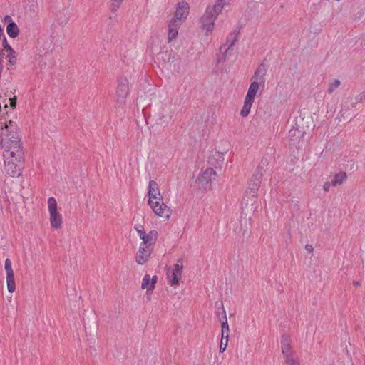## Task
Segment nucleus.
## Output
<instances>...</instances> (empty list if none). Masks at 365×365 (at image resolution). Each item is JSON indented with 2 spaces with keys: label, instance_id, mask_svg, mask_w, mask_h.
I'll return each mask as SVG.
<instances>
[{
  "label": "nucleus",
  "instance_id": "27",
  "mask_svg": "<svg viewBox=\"0 0 365 365\" xmlns=\"http://www.w3.org/2000/svg\"><path fill=\"white\" fill-rule=\"evenodd\" d=\"M341 85V81L339 79H334L329 83L327 93L332 94L334 91L337 89Z\"/></svg>",
  "mask_w": 365,
  "mask_h": 365
},
{
  "label": "nucleus",
  "instance_id": "13",
  "mask_svg": "<svg viewBox=\"0 0 365 365\" xmlns=\"http://www.w3.org/2000/svg\"><path fill=\"white\" fill-rule=\"evenodd\" d=\"M282 351L284 356L285 360L287 357L294 358L292 354L291 339L287 335H283L281 339Z\"/></svg>",
  "mask_w": 365,
  "mask_h": 365
},
{
  "label": "nucleus",
  "instance_id": "31",
  "mask_svg": "<svg viewBox=\"0 0 365 365\" xmlns=\"http://www.w3.org/2000/svg\"><path fill=\"white\" fill-rule=\"evenodd\" d=\"M123 1V0H111L110 6V10L113 12H115L118 9Z\"/></svg>",
  "mask_w": 365,
  "mask_h": 365
},
{
  "label": "nucleus",
  "instance_id": "28",
  "mask_svg": "<svg viewBox=\"0 0 365 365\" xmlns=\"http://www.w3.org/2000/svg\"><path fill=\"white\" fill-rule=\"evenodd\" d=\"M183 269V263H182V259L180 258L177 263L174 265V269H173L172 272L175 274H178L180 277L182 276V270Z\"/></svg>",
  "mask_w": 365,
  "mask_h": 365
},
{
  "label": "nucleus",
  "instance_id": "37",
  "mask_svg": "<svg viewBox=\"0 0 365 365\" xmlns=\"http://www.w3.org/2000/svg\"><path fill=\"white\" fill-rule=\"evenodd\" d=\"M331 185V182H325L323 185V190L324 192H328L330 189V186Z\"/></svg>",
  "mask_w": 365,
  "mask_h": 365
},
{
  "label": "nucleus",
  "instance_id": "39",
  "mask_svg": "<svg viewBox=\"0 0 365 365\" xmlns=\"http://www.w3.org/2000/svg\"><path fill=\"white\" fill-rule=\"evenodd\" d=\"M138 236L140 239H142L143 237H145L146 235V232H145V230H138Z\"/></svg>",
  "mask_w": 365,
  "mask_h": 365
},
{
  "label": "nucleus",
  "instance_id": "30",
  "mask_svg": "<svg viewBox=\"0 0 365 365\" xmlns=\"http://www.w3.org/2000/svg\"><path fill=\"white\" fill-rule=\"evenodd\" d=\"M365 101V91L357 95L354 98V101L351 103L353 107L356 106L357 103H361Z\"/></svg>",
  "mask_w": 365,
  "mask_h": 365
},
{
  "label": "nucleus",
  "instance_id": "5",
  "mask_svg": "<svg viewBox=\"0 0 365 365\" xmlns=\"http://www.w3.org/2000/svg\"><path fill=\"white\" fill-rule=\"evenodd\" d=\"M48 207L51 227L54 229L61 228L62 225V216L57 210V202L54 197H51L48 198Z\"/></svg>",
  "mask_w": 365,
  "mask_h": 365
},
{
  "label": "nucleus",
  "instance_id": "25",
  "mask_svg": "<svg viewBox=\"0 0 365 365\" xmlns=\"http://www.w3.org/2000/svg\"><path fill=\"white\" fill-rule=\"evenodd\" d=\"M168 278L169 279V283L171 285H177L179 284V281L181 279V277L178 274H175L173 272L168 271L167 273Z\"/></svg>",
  "mask_w": 365,
  "mask_h": 365
},
{
  "label": "nucleus",
  "instance_id": "18",
  "mask_svg": "<svg viewBox=\"0 0 365 365\" xmlns=\"http://www.w3.org/2000/svg\"><path fill=\"white\" fill-rule=\"evenodd\" d=\"M266 73V66L262 63L259 66L254 75V78L255 79V81H259L262 85V86H264V83L265 81L264 76Z\"/></svg>",
  "mask_w": 365,
  "mask_h": 365
},
{
  "label": "nucleus",
  "instance_id": "20",
  "mask_svg": "<svg viewBox=\"0 0 365 365\" xmlns=\"http://www.w3.org/2000/svg\"><path fill=\"white\" fill-rule=\"evenodd\" d=\"M259 84H261V83L257 81L252 82L251 84L250 85V87H249V89H248V91L247 93L245 98L254 101L255 98L257 95V93L259 90Z\"/></svg>",
  "mask_w": 365,
  "mask_h": 365
},
{
  "label": "nucleus",
  "instance_id": "15",
  "mask_svg": "<svg viewBox=\"0 0 365 365\" xmlns=\"http://www.w3.org/2000/svg\"><path fill=\"white\" fill-rule=\"evenodd\" d=\"M304 135V131L298 128L292 127L289 131V141L293 145H297Z\"/></svg>",
  "mask_w": 365,
  "mask_h": 365
},
{
  "label": "nucleus",
  "instance_id": "26",
  "mask_svg": "<svg viewBox=\"0 0 365 365\" xmlns=\"http://www.w3.org/2000/svg\"><path fill=\"white\" fill-rule=\"evenodd\" d=\"M260 183L257 181L250 180L248 183V190H250V194L252 197L255 195V193L259 189Z\"/></svg>",
  "mask_w": 365,
  "mask_h": 365
},
{
  "label": "nucleus",
  "instance_id": "43",
  "mask_svg": "<svg viewBox=\"0 0 365 365\" xmlns=\"http://www.w3.org/2000/svg\"><path fill=\"white\" fill-rule=\"evenodd\" d=\"M354 284L356 285V286H360V284L359 282H354Z\"/></svg>",
  "mask_w": 365,
  "mask_h": 365
},
{
  "label": "nucleus",
  "instance_id": "4",
  "mask_svg": "<svg viewBox=\"0 0 365 365\" xmlns=\"http://www.w3.org/2000/svg\"><path fill=\"white\" fill-rule=\"evenodd\" d=\"M237 40V34L232 32L227 38L226 43L220 48V55L218 56L219 63L226 61L232 55L233 47Z\"/></svg>",
  "mask_w": 365,
  "mask_h": 365
},
{
  "label": "nucleus",
  "instance_id": "34",
  "mask_svg": "<svg viewBox=\"0 0 365 365\" xmlns=\"http://www.w3.org/2000/svg\"><path fill=\"white\" fill-rule=\"evenodd\" d=\"M285 362L287 365H300L299 362L294 359V358L287 357V359L285 360Z\"/></svg>",
  "mask_w": 365,
  "mask_h": 365
},
{
  "label": "nucleus",
  "instance_id": "41",
  "mask_svg": "<svg viewBox=\"0 0 365 365\" xmlns=\"http://www.w3.org/2000/svg\"><path fill=\"white\" fill-rule=\"evenodd\" d=\"M5 20H6V21H9V22H11V21H12V19H11V16H6V17H5Z\"/></svg>",
  "mask_w": 365,
  "mask_h": 365
},
{
  "label": "nucleus",
  "instance_id": "17",
  "mask_svg": "<svg viewBox=\"0 0 365 365\" xmlns=\"http://www.w3.org/2000/svg\"><path fill=\"white\" fill-rule=\"evenodd\" d=\"M158 233L155 230L150 231L145 237H143L141 240L143 242L140 245L153 247L156 239H157Z\"/></svg>",
  "mask_w": 365,
  "mask_h": 365
},
{
  "label": "nucleus",
  "instance_id": "1",
  "mask_svg": "<svg viewBox=\"0 0 365 365\" xmlns=\"http://www.w3.org/2000/svg\"><path fill=\"white\" fill-rule=\"evenodd\" d=\"M1 144L4 149V154L16 155L20 159L24 156V151L20 141V135L14 123L9 121L0 130Z\"/></svg>",
  "mask_w": 365,
  "mask_h": 365
},
{
  "label": "nucleus",
  "instance_id": "6",
  "mask_svg": "<svg viewBox=\"0 0 365 365\" xmlns=\"http://www.w3.org/2000/svg\"><path fill=\"white\" fill-rule=\"evenodd\" d=\"M190 11L189 4L185 1L178 3L174 16L170 19L174 23L182 24L187 19Z\"/></svg>",
  "mask_w": 365,
  "mask_h": 365
},
{
  "label": "nucleus",
  "instance_id": "3",
  "mask_svg": "<svg viewBox=\"0 0 365 365\" xmlns=\"http://www.w3.org/2000/svg\"><path fill=\"white\" fill-rule=\"evenodd\" d=\"M213 9L207 6L200 19V29L205 31L206 36H209L213 31L215 20L219 15Z\"/></svg>",
  "mask_w": 365,
  "mask_h": 365
},
{
  "label": "nucleus",
  "instance_id": "19",
  "mask_svg": "<svg viewBox=\"0 0 365 365\" xmlns=\"http://www.w3.org/2000/svg\"><path fill=\"white\" fill-rule=\"evenodd\" d=\"M181 24L170 21L168 24V41L174 40L178 34V29Z\"/></svg>",
  "mask_w": 365,
  "mask_h": 365
},
{
  "label": "nucleus",
  "instance_id": "8",
  "mask_svg": "<svg viewBox=\"0 0 365 365\" xmlns=\"http://www.w3.org/2000/svg\"><path fill=\"white\" fill-rule=\"evenodd\" d=\"M128 95V83L127 79L121 78L118 80L116 88L117 103L118 106H123L125 103V99Z\"/></svg>",
  "mask_w": 365,
  "mask_h": 365
},
{
  "label": "nucleus",
  "instance_id": "32",
  "mask_svg": "<svg viewBox=\"0 0 365 365\" xmlns=\"http://www.w3.org/2000/svg\"><path fill=\"white\" fill-rule=\"evenodd\" d=\"M7 58L9 59V62L10 63V64L14 65L16 63V55L14 50L13 51V52H9Z\"/></svg>",
  "mask_w": 365,
  "mask_h": 365
},
{
  "label": "nucleus",
  "instance_id": "42",
  "mask_svg": "<svg viewBox=\"0 0 365 365\" xmlns=\"http://www.w3.org/2000/svg\"><path fill=\"white\" fill-rule=\"evenodd\" d=\"M339 115H340V117H343L344 116V109L343 108L340 110Z\"/></svg>",
  "mask_w": 365,
  "mask_h": 365
},
{
  "label": "nucleus",
  "instance_id": "24",
  "mask_svg": "<svg viewBox=\"0 0 365 365\" xmlns=\"http://www.w3.org/2000/svg\"><path fill=\"white\" fill-rule=\"evenodd\" d=\"M346 178L347 175L346 173L340 172L334 176V179L331 181V185L335 187L340 185L346 180Z\"/></svg>",
  "mask_w": 365,
  "mask_h": 365
},
{
  "label": "nucleus",
  "instance_id": "23",
  "mask_svg": "<svg viewBox=\"0 0 365 365\" xmlns=\"http://www.w3.org/2000/svg\"><path fill=\"white\" fill-rule=\"evenodd\" d=\"M253 102H254L253 100L245 98L242 108L240 111L241 116H242L243 118H245L249 115Z\"/></svg>",
  "mask_w": 365,
  "mask_h": 365
},
{
  "label": "nucleus",
  "instance_id": "22",
  "mask_svg": "<svg viewBox=\"0 0 365 365\" xmlns=\"http://www.w3.org/2000/svg\"><path fill=\"white\" fill-rule=\"evenodd\" d=\"M231 0H216V2L212 6H209L211 9H214L217 14H220L223 9L230 5Z\"/></svg>",
  "mask_w": 365,
  "mask_h": 365
},
{
  "label": "nucleus",
  "instance_id": "35",
  "mask_svg": "<svg viewBox=\"0 0 365 365\" xmlns=\"http://www.w3.org/2000/svg\"><path fill=\"white\" fill-rule=\"evenodd\" d=\"M2 45L4 49L8 52H13L14 49L8 44L6 38L4 37Z\"/></svg>",
  "mask_w": 365,
  "mask_h": 365
},
{
  "label": "nucleus",
  "instance_id": "10",
  "mask_svg": "<svg viewBox=\"0 0 365 365\" xmlns=\"http://www.w3.org/2000/svg\"><path fill=\"white\" fill-rule=\"evenodd\" d=\"M5 270L6 272V283H7V289L10 293H13L16 289V284L14 277V272L11 267V260L7 258L5 260Z\"/></svg>",
  "mask_w": 365,
  "mask_h": 365
},
{
  "label": "nucleus",
  "instance_id": "21",
  "mask_svg": "<svg viewBox=\"0 0 365 365\" xmlns=\"http://www.w3.org/2000/svg\"><path fill=\"white\" fill-rule=\"evenodd\" d=\"M6 32L10 38H16L19 34L17 24L14 21L9 22L6 26Z\"/></svg>",
  "mask_w": 365,
  "mask_h": 365
},
{
  "label": "nucleus",
  "instance_id": "16",
  "mask_svg": "<svg viewBox=\"0 0 365 365\" xmlns=\"http://www.w3.org/2000/svg\"><path fill=\"white\" fill-rule=\"evenodd\" d=\"M156 282V276H153L151 278L149 274H145L142 281L141 288L143 289H147V292L152 291L155 288Z\"/></svg>",
  "mask_w": 365,
  "mask_h": 365
},
{
  "label": "nucleus",
  "instance_id": "14",
  "mask_svg": "<svg viewBox=\"0 0 365 365\" xmlns=\"http://www.w3.org/2000/svg\"><path fill=\"white\" fill-rule=\"evenodd\" d=\"M149 200H156L160 198V192L158 185L155 180H150L148 185V192Z\"/></svg>",
  "mask_w": 365,
  "mask_h": 365
},
{
  "label": "nucleus",
  "instance_id": "33",
  "mask_svg": "<svg viewBox=\"0 0 365 365\" xmlns=\"http://www.w3.org/2000/svg\"><path fill=\"white\" fill-rule=\"evenodd\" d=\"M228 344V341L226 339H222V336H221L220 345V351L223 352L226 349Z\"/></svg>",
  "mask_w": 365,
  "mask_h": 365
},
{
  "label": "nucleus",
  "instance_id": "2",
  "mask_svg": "<svg viewBox=\"0 0 365 365\" xmlns=\"http://www.w3.org/2000/svg\"><path fill=\"white\" fill-rule=\"evenodd\" d=\"M4 157L6 173L12 177L19 176L24 165V156L19 159L16 155L4 154Z\"/></svg>",
  "mask_w": 365,
  "mask_h": 365
},
{
  "label": "nucleus",
  "instance_id": "9",
  "mask_svg": "<svg viewBox=\"0 0 365 365\" xmlns=\"http://www.w3.org/2000/svg\"><path fill=\"white\" fill-rule=\"evenodd\" d=\"M216 175V172L212 168H207L197 178L199 185L205 190L210 189L211 181Z\"/></svg>",
  "mask_w": 365,
  "mask_h": 365
},
{
  "label": "nucleus",
  "instance_id": "38",
  "mask_svg": "<svg viewBox=\"0 0 365 365\" xmlns=\"http://www.w3.org/2000/svg\"><path fill=\"white\" fill-rule=\"evenodd\" d=\"M305 250L307 252H309V253H312L313 252V250H314L312 245H309V244L305 245Z\"/></svg>",
  "mask_w": 365,
  "mask_h": 365
},
{
  "label": "nucleus",
  "instance_id": "11",
  "mask_svg": "<svg viewBox=\"0 0 365 365\" xmlns=\"http://www.w3.org/2000/svg\"><path fill=\"white\" fill-rule=\"evenodd\" d=\"M153 247L140 245L136 254L135 260L138 264H145L149 259Z\"/></svg>",
  "mask_w": 365,
  "mask_h": 365
},
{
  "label": "nucleus",
  "instance_id": "44",
  "mask_svg": "<svg viewBox=\"0 0 365 365\" xmlns=\"http://www.w3.org/2000/svg\"><path fill=\"white\" fill-rule=\"evenodd\" d=\"M220 314V310H218V311L217 312V314H218V315H219Z\"/></svg>",
  "mask_w": 365,
  "mask_h": 365
},
{
  "label": "nucleus",
  "instance_id": "36",
  "mask_svg": "<svg viewBox=\"0 0 365 365\" xmlns=\"http://www.w3.org/2000/svg\"><path fill=\"white\" fill-rule=\"evenodd\" d=\"M10 106L14 109L16 106V96L9 98Z\"/></svg>",
  "mask_w": 365,
  "mask_h": 365
},
{
  "label": "nucleus",
  "instance_id": "40",
  "mask_svg": "<svg viewBox=\"0 0 365 365\" xmlns=\"http://www.w3.org/2000/svg\"><path fill=\"white\" fill-rule=\"evenodd\" d=\"M135 230H136L138 233V230H144L143 227L141 225H138V227H135Z\"/></svg>",
  "mask_w": 365,
  "mask_h": 365
},
{
  "label": "nucleus",
  "instance_id": "7",
  "mask_svg": "<svg viewBox=\"0 0 365 365\" xmlns=\"http://www.w3.org/2000/svg\"><path fill=\"white\" fill-rule=\"evenodd\" d=\"M148 205L158 216L169 218L170 215V208L164 204L161 197L156 200H148Z\"/></svg>",
  "mask_w": 365,
  "mask_h": 365
},
{
  "label": "nucleus",
  "instance_id": "12",
  "mask_svg": "<svg viewBox=\"0 0 365 365\" xmlns=\"http://www.w3.org/2000/svg\"><path fill=\"white\" fill-rule=\"evenodd\" d=\"M221 309L222 317L219 318V320L222 322L221 329L222 333L221 336H222V339H226L229 341V333L230 328L227 322L226 312L223 307L222 303L220 304V307L218 309Z\"/></svg>",
  "mask_w": 365,
  "mask_h": 365
},
{
  "label": "nucleus",
  "instance_id": "29",
  "mask_svg": "<svg viewBox=\"0 0 365 365\" xmlns=\"http://www.w3.org/2000/svg\"><path fill=\"white\" fill-rule=\"evenodd\" d=\"M262 175H263V174H262V168L260 166H259V167H257V168L253 173L250 180L257 181L260 183V180L262 178Z\"/></svg>",
  "mask_w": 365,
  "mask_h": 365
}]
</instances>
